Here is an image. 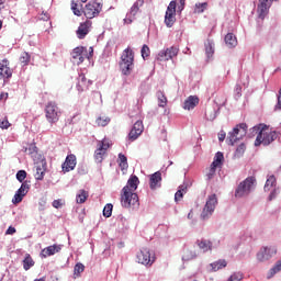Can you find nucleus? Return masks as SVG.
Masks as SVG:
<instances>
[{
    "mask_svg": "<svg viewBox=\"0 0 281 281\" xmlns=\"http://www.w3.org/2000/svg\"><path fill=\"white\" fill-rule=\"evenodd\" d=\"M226 45L231 48L236 47L237 38L233 33H227L224 38Z\"/></svg>",
    "mask_w": 281,
    "mask_h": 281,
    "instance_id": "nucleus-32",
    "label": "nucleus"
},
{
    "mask_svg": "<svg viewBox=\"0 0 281 281\" xmlns=\"http://www.w3.org/2000/svg\"><path fill=\"white\" fill-rule=\"evenodd\" d=\"M187 192H188V187L187 186H184V184L179 186L178 187V192H176V196H175L176 202L180 201Z\"/></svg>",
    "mask_w": 281,
    "mask_h": 281,
    "instance_id": "nucleus-39",
    "label": "nucleus"
},
{
    "mask_svg": "<svg viewBox=\"0 0 281 281\" xmlns=\"http://www.w3.org/2000/svg\"><path fill=\"white\" fill-rule=\"evenodd\" d=\"M30 190L27 182H23L12 199L13 204H19Z\"/></svg>",
    "mask_w": 281,
    "mask_h": 281,
    "instance_id": "nucleus-19",
    "label": "nucleus"
},
{
    "mask_svg": "<svg viewBox=\"0 0 281 281\" xmlns=\"http://www.w3.org/2000/svg\"><path fill=\"white\" fill-rule=\"evenodd\" d=\"M198 254L195 250L192 249H186L182 255V261H191L196 259Z\"/></svg>",
    "mask_w": 281,
    "mask_h": 281,
    "instance_id": "nucleus-31",
    "label": "nucleus"
},
{
    "mask_svg": "<svg viewBox=\"0 0 281 281\" xmlns=\"http://www.w3.org/2000/svg\"><path fill=\"white\" fill-rule=\"evenodd\" d=\"M7 3V0H0V7L4 5Z\"/></svg>",
    "mask_w": 281,
    "mask_h": 281,
    "instance_id": "nucleus-62",
    "label": "nucleus"
},
{
    "mask_svg": "<svg viewBox=\"0 0 281 281\" xmlns=\"http://www.w3.org/2000/svg\"><path fill=\"white\" fill-rule=\"evenodd\" d=\"M218 203L217 195L212 194L209 196L204 209L201 213L202 220H207L210 216H212L213 212H215L216 204Z\"/></svg>",
    "mask_w": 281,
    "mask_h": 281,
    "instance_id": "nucleus-11",
    "label": "nucleus"
},
{
    "mask_svg": "<svg viewBox=\"0 0 281 281\" xmlns=\"http://www.w3.org/2000/svg\"><path fill=\"white\" fill-rule=\"evenodd\" d=\"M209 8V3L207 2H203V3H195L194 5V13L195 14H202L205 12V10H207Z\"/></svg>",
    "mask_w": 281,
    "mask_h": 281,
    "instance_id": "nucleus-40",
    "label": "nucleus"
},
{
    "mask_svg": "<svg viewBox=\"0 0 281 281\" xmlns=\"http://www.w3.org/2000/svg\"><path fill=\"white\" fill-rule=\"evenodd\" d=\"M256 183V178L255 177H248L246 180L239 183L235 191V196L236 198H243L246 196L250 193L254 184Z\"/></svg>",
    "mask_w": 281,
    "mask_h": 281,
    "instance_id": "nucleus-9",
    "label": "nucleus"
},
{
    "mask_svg": "<svg viewBox=\"0 0 281 281\" xmlns=\"http://www.w3.org/2000/svg\"><path fill=\"white\" fill-rule=\"evenodd\" d=\"M25 178H26V172H25L24 170L18 171V173H16V179H18L20 182H23Z\"/></svg>",
    "mask_w": 281,
    "mask_h": 281,
    "instance_id": "nucleus-52",
    "label": "nucleus"
},
{
    "mask_svg": "<svg viewBox=\"0 0 281 281\" xmlns=\"http://www.w3.org/2000/svg\"><path fill=\"white\" fill-rule=\"evenodd\" d=\"M86 266L83 263H76L74 266V279L80 278L81 273L85 272Z\"/></svg>",
    "mask_w": 281,
    "mask_h": 281,
    "instance_id": "nucleus-36",
    "label": "nucleus"
},
{
    "mask_svg": "<svg viewBox=\"0 0 281 281\" xmlns=\"http://www.w3.org/2000/svg\"><path fill=\"white\" fill-rule=\"evenodd\" d=\"M45 115L48 123L50 124H56L59 122V119L61 117V111L59 110L56 102L50 101L46 104Z\"/></svg>",
    "mask_w": 281,
    "mask_h": 281,
    "instance_id": "nucleus-6",
    "label": "nucleus"
},
{
    "mask_svg": "<svg viewBox=\"0 0 281 281\" xmlns=\"http://www.w3.org/2000/svg\"><path fill=\"white\" fill-rule=\"evenodd\" d=\"M136 260L139 265L151 267L156 261V257L148 248L144 247L136 254Z\"/></svg>",
    "mask_w": 281,
    "mask_h": 281,
    "instance_id": "nucleus-8",
    "label": "nucleus"
},
{
    "mask_svg": "<svg viewBox=\"0 0 281 281\" xmlns=\"http://www.w3.org/2000/svg\"><path fill=\"white\" fill-rule=\"evenodd\" d=\"M252 133L258 134L255 146L258 147L260 145L269 146L278 138V134L276 131L270 132L266 125H258L252 127Z\"/></svg>",
    "mask_w": 281,
    "mask_h": 281,
    "instance_id": "nucleus-1",
    "label": "nucleus"
},
{
    "mask_svg": "<svg viewBox=\"0 0 281 281\" xmlns=\"http://www.w3.org/2000/svg\"><path fill=\"white\" fill-rule=\"evenodd\" d=\"M144 5V0H137L130 10V14L124 19L126 24H131L133 22L132 18H135L139 11V8Z\"/></svg>",
    "mask_w": 281,
    "mask_h": 281,
    "instance_id": "nucleus-22",
    "label": "nucleus"
},
{
    "mask_svg": "<svg viewBox=\"0 0 281 281\" xmlns=\"http://www.w3.org/2000/svg\"><path fill=\"white\" fill-rule=\"evenodd\" d=\"M35 169H36V173H35L36 180H43V178L45 176V171H46L45 160H40V162H36Z\"/></svg>",
    "mask_w": 281,
    "mask_h": 281,
    "instance_id": "nucleus-27",
    "label": "nucleus"
},
{
    "mask_svg": "<svg viewBox=\"0 0 281 281\" xmlns=\"http://www.w3.org/2000/svg\"><path fill=\"white\" fill-rule=\"evenodd\" d=\"M274 196H276V192H272V193L270 194V200H272Z\"/></svg>",
    "mask_w": 281,
    "mask_h": 281,
    "instance_id": "nucleus-64",
    "label": "nucleus"
},
{
    "mask_svg": "<svg viewBox=\"0 0 281 281\" xmlns=\"http://www.w3.org/2000/svg\"><path fill=\"white\" fill-rule=\"evenodd\" d=\"M16 234V228L9 226V228L5 232V235H14Z\"/></svg>",
    "mask_w": 281,
    "mask_h": 281,
    "instance_id": "nucleus-56",
    "label": "nucleus"
},
{
    "mask_svg": "<svg viewBox=\"0 0 281 281\" xmlns=\"http://www.w3.org/2000/svg\"><path fill=\"white\" fill-rule=\"evenodd\" d=\"M193 218V213H192V211H190L189 213H188V220H192Z\"/></svg>",
    "mask_w": 281,
    "mask_h": 281,
    "instance_id": "nucleus-61",
    "label": "nucleus"
},
{
    "mask_svg": "<svg viewBox=\"0 0 281 281\" xmlns=\"http://www.w3.org/2000/svg\"><path fill=\"white\" fill-rule=\"evenodd\" d=\"M112 147L110 138L104 137L97 143V149L94 150L93 158L97 164H102L109 149Z\"/></svg>",
    "mask_w": 281,
    "mask_h": 281,
    "instance_id": "nucleus-5",
    "label": "nucleus"
},
{
    "mask_svg": "<svg viewBox=\"0 0 281 281\" xmlns=\"http://www.w3.org/2000/svg\"><path fill=\"white\" fill-rule=\"evenodd\" d=\"M35 265L30 254H26L25 259H23V268L25 271L30 270Z\"/></svg>",
    "mask_w": 281,
    "mask_h": 281,
    "instance_id": "nucleus-37",
    "label": "nucleus"
},
{
    "mask_svg": "<svg viewBox=\"0 0 281 281\" xmlns=\"http://www.w3.org/2000/svg\"><path fill=\"white\" fill-rule=\"evenodd\" d=\"M0 128H2V130H8V128H10V122H9V120H3V121H1V122H0Z\"/></svg>",
    "mask_w": 281,
    "mask_h": 281,
    "instance_id": "nucleus-53",
    "label": "nucleus"
},
{
    "mask_svg": "<svg viewBox=\"0 0 281 281\" xmlns=\"http://www.w3.org/2000/svg\"><path fill=\"white\" fill-rule=\"evenodd\" d=\"M223 160H225V156H223V151H217L211 165V175L215 173L216 169L223 165Z\"/></svg>",
    "mask_w": 281,
    "mask_h": 281,
    "instance_id": "nucleus-25",
    "label": "nucleus"
},
{
    "mask_svg": "<svg viewBox=\"0 0 281 281\" xmlns=\"http://www.w3.org/2000/svg\"><path fill=\"white\" fill-rule=\"evenodd\" d=\"M89 198V192L86 190H79L76 195V203L82 204L85 203Z\"/></svg>",
    "mask_w": 281,
    "mask_h": 281,
    "instance_id": "nucleus-33",
    "label": "nucleus"
},
{
    "mask_svg": "<svg viewBox=\"0 0 281 281\" xmlns=\"http://www.w3.org/2000/svg\"><path fill=\"white\" fill-rule=\"evenodd\" d=\"M140 53H142V57H143L144 59H146L147 57H149V55H150V49H149V47L147 46V44H144V46H143Z\"/></svg>",
    "mask_w": 281,
    "mask_h": 281,
    "instance_id": "nucleus-49",
    "label": "nucleus"
},
{
    "mask_svg": "<svg viewBox=\"0 0 281 281\" xmlns=\"http://www.w3.org/2000/svg\"><path fill=\"white\" fill-rule=\"evenodd\" d=\"M113 204L109 203L106 204L104 207H103V216L105 218H110L112 217V214H113Z\"/></svg>",
    "mask_w": 281,
    "mask_h": 281,
    "instance_id": "nucleus-45",
    "label": "nucleus"
},
{
    "mask_svg": "<svg viewBox=\"0 0 281 281\" xmlns=\"http://www.w3.org/2000/svg\"><path fill=\"white\" fill-rule=\"evenodd\" d=\"M41 20H42V21H48V20H49V14L43 12V13L41 14Z\"/></svg>",
    "mask_w": 281,
    "mask_h": 281,
    "instance_id": "nucleus-58",
    "label": "nucleus"
},
{
    "mask_svg": "<svg viewBox=\"0 0 281 281\" xmlns=\"http://www.w3.org/2000/svg\"><path fill=\"white\" fill-rule=\"evenodd\" d=\"M178 52H179V48L171 46L170 48H167V50H161L158 55V59L160 61L170 60L178 55Z\"/></svg>",
    "mask_w": 281,
    "mask_h": 281,
    "instance_id": "nucleus-20",
    "label": "nucleus"
},
{
    "mask_svg": "<svg viewBox=\"0 0 281 281\" xmlns=\"http://www.w3.org/2000/svg\"><path fill=\"white\" fill-rule=\"evenodd\" d=\"M25 153H27L30 156H34L37 154V147L35 144H30L29 147L25 148Z\"/></svg>",
    "mask_w": 281,
    "mask_h": 281,
    "instance_id": "nucleus-48",
    "label": "nucleus"
},
{
    "mask_svg": "<svg viewBox=\"0 0 281 281\" xmlns=\"http://www.w3.org/2000/svg\"><path fill=\"white\" fill-rule=\"evenodd\" d=\"M61 250L60 245L54 244L42 249L41 257L47 258L58 254Z\"/></svg>",
    "mask_w": 281,
    "mask_h": 281,
    "instance_id": "nucleus-23",
    "label": "nucleus"
},
{
    "mask_svg": "<svg viewBox=\"0 0 281 281\" xmlns=\"http://www.w3.org/2000/svg\"><path fill=\"white\" fill-rule=\"evenodd\" d=\"M144 132V125L142 121H136L135 124L133 125V128L131 130L130 134H128V139L131 142L136 140L142 133Z\"/></svg>",
    "mask_w": 281,
    "mask_h": 281,
    "instance_id": "nucleus-17",
    "label": "nucleus"
},
{
    "mask_svg": "<svg viewBox=\"0 0 281 281\" xmlns=\"http://www.w3.org/2000/svg\"><path fill=\"white\" fill-rule=\"evenodd\" d=\"M244 279L243 273L236 272L233 276H231L228 281H241Z\"/></svg>",
    "mask_w": 281,
    "mask_h": 281,
    "instance_id": "nucleus-50",
    "label": "nucleus"
},
{
    "mask_svg": "<svg viewBox=\"0 0 281 281\" xmlns=\"http://www.w3.org/2000/svg\"><path fill=\"white\" fill-rule=\"evenodd\" d=\"M226 136H227V134L225 133V131H221L218 133V140L224 142Z\"/></svg>",
    "mask_w": 281,
    "mask_h": 281,
    "instance_id": "nucleus-57",
    "label": "nucleus"
},
{
    "mask_svg": "<svg viewBox=\"0 0 281 281\" xmlns=\"http://www.w3.org/2000/svg\"><path fill=\"white\" fill-rule=\"evenodd\" d=\"M274 0H259V4H258V16L261 20H265L266 16L269 14V10L272 5Z\"/></svg>",
    "mask_w": 281,
    "mask_h": 281,
    "instance_id": "nucleus-15",
    "label": "nucleus"
},
{
    "mask_svg": "<svg viewBox=\"0 0 281 281\" xmlns=\"http://www.w3.org/2000/svg\"><path fill=\"white\" fill-rule=\"evenodd\" d=\"M120 68L125 76L131 75L134 68V53L130 47L125 48L122 53Z\"/></svg>",
    "mask_w": 281,
    "mask_h": 281,
    "instance_id": "nucleus-2",
    "label": "nucleus"
},
{
    "mask_svg": "<svg viewBox=\"0 0 281 281\" xmlns=\"http://www.w3.org/2000/svg\"><path fill=\"white\" fill-rule=\"evenodd\" d=\"M91 27H92V21L90 20H86L85 22L80 23L76 31L77 38L79 40L86 38V36L90 33Z\"/></svg>",
    "mask_w": 281,
    "mask_h": 281,
    "instance_id": "nucleus-16",
    "label": "nucleus"
},
{
    "mask_svg": "<svg viewBox=\"0 0 281 281\" xmlns=\"http://www.w3.org/2000/svg\"><path fill=\"white\" fill-rule=\"evenodd\" d=\"M53 207H56V210H58L59 207H63V201L61 200H55L53 202Z\"/></svg>",
    "mask_w": 281,
    "mask_h": 281,
    "instance_id": "nucleus-55",
    "label": "nucleus"
},
{
    "mask_svg": "<svg viewBox=\"0 0 281 281\" xmlns=\"http://www.w3.org/2000/svg\"><path fill=\"white\" fill-rule=\"evenodd\" d=\"M138 183H139L138 178L136 176H132L124 188H127V192L135 193V190L137 189Z\"/></svg>",
    "mask_w": 281,
    "mask_h": 281,
    "instance_id": "nucleus-29",
    "label": "nucleus"
},
{
    "mask_svg": "<svg viewBox=\"0 0 281 281\" xmlns=\"http://www.w3.org/2000/svg\"><path fill=\"white\" fill-rule=\"evenodd\" d=\"M276 184H277L276 177L274 176H270L269 179L266 182L265 190L266 191H270L271 188L276 187Z\"/></svg>",
    "mask_w": 281,
    "mask_h": 281,
    "instance_id": "nucleus-44",
    "label": "nucleus"
},
{
    "mask_svg": "<svg viewBox=\"0 0 281 281\" xmlns=\"http://www.w3.org/2000/svg\"><path fill=\"white\" fill-rule=\"evenodd\" d=\"M111 123V119L108 116H99L95 120V124L98 127H105Z\"/></svg>",
    "mask_w": 281,
    "mask_h": 281,
    "instance_id": "nucleus-38",
    "label": "nucleus"
},
{
    "mask_svg": "<svg viewBox=\"0 0 281 281\" xmlns=\"http://www.w3.org/2000/svg\"><path fill=\"white\" fill-rule=\"evenodd\" d=\"M200 104V99L196 95H189L187 100L183 102V110L191 111L194 110L195 106Z\"/></svg>",
    "mask_w": 281,
    "mask_h": 281,
    "instance_id": "nucleus-24",
    "label": "nucleus"
},
{
    "mask_svg": "<svg viewBox=\"0 0 281 281\" xmlns=\"http://www.w3.org/2000/svg\"><path fill=\"white\" fill-rule=\"evenodd\" d=\"M179 3H180V5L178 7V9L180 11H182L184 9V5H186V0H179Z\"/></svg>",
    "mask_w": 281,
    "mask_h": 281,
    "instance_id": "nucleus-60",
    "label": "nucleus"
},
{
    "mask_svg": "<svg viewBox=\"0 0 281 281\" xmlns=\"http://www.w3.org/2000/svg\"><path fill=\"white\" fill-rule=\"evenodd\" d=\"M280 271H281V260L274 263V267L269 271L268 279H272Z\"/></svg>",
    "mask_w": 281,
    "mask_h": 281,
    "instance_id": "nucleus-43",
    "label": "nucleus"
},
{
    "mask_svg": "<svg viewBox=\"0 0 281 281\" xmlns=\"http://www.w3.org/2000/svg\"><path fill=\"white\" fill-rule=\"evenodd\" d=\"M225 267H227V261H225V259H222L220 261H214V263H211L212 271H214V272H216Z\"/></svg>",
    "mask_w": 281,
    "mask_h": 281,
    "instance_id": "nucleus-35",
    "label": "nucleus"
},
{
    "mask_svg": "<svg viewBox=\"0 0 281 281\" xmlns=\"http://www.w3.org/2000/svg\"><path fill=\"white\" fill-rule=\"evenodd\" d=\"M121 204L126 210H136L139 207V199L135 192H128L127 188H123L121 192Z\"/></svg>",
    "mask_w": 281,
    "mask_h": 281,
    "instance_id": "nucleus-3",
    "label": "nucleus"
},
{
    "mask_svg": "<svg viewBox=\"0 0 281 281\" xmlns=\"http://www.w3.org/2000/svg\"><path fill=\"white\" fill-rule=\"evenodd\" d=\"M196 246L203 252H207V251H212L213 250V241H211L209 239H198L196 240Z\"/></svg>",
    "mask_w": 281,
    "mask_h": 281,
    "instance_id": "nucleus-28",
    "label": "nucleus"
},
{
    "mask_svg": "<svg viewBox=\"0 0 281 281\" xmlns=\"http://www.w3.org/2000/svg\"><path fill=\"white\" fill-rule=\"evenodd\" d=\"M215 54L214 43L210 40L205 43V55L207 58H212Z\"/></svg>",
    "mask_w": 281,
    "mask_h": 281,
    "instance_id": "nucleus-34",
    "label": "nucleus"
},
{
    "mask_svg": "<svg viewBox=\"0 0 281 281\" xmlns=\"http://www.w3.org/2000/svg\"><path fill=\"white\" fill-rule=\"evenodd\" d=\"M70 10H72L74 15L82 16V4H79L78 1L72 0L70 2Z\"/></svg>",
    "mask_w": 281,
    "mask_h": 281,
    "instance_id": "nucleus-30",
    "label": "nucleus"
},
{
    "mask_svg": "<svg viewBox=\"0 0 281 281\" xmlns=\"http://www.w3.org/2000/svg\"><path fill=\"white\" fill-rule=\"evenodd\" d=\"M13 70L10 68V61L8 59H3L0 61V80L4 82L12 78Z\"/></svg>",
    "mask_w": 281,
    "mask_h": 281,
    "instance_id": "nucleus-14",
    "label": "nucleus"
},
{
    "mask_svg": "<svg viewBox=\"0 0 281 281\" xmlns=\"http://www.w3.org/2000/svg\"><path fill=\"white\" fill-rule=\"evenodd\" d=\"M274 111H281V88L279 89V95H277V105H274Z\"/></svg>",
    "mask_w": 281,
    "mask_h": 281,
    "instance_id": "nucleus-51",
    "label": "nucleus"
},
{
    "mask_svg": "<svg viewBox=\"0 0 281 281\" xmlns=\"http://www.w3.org/2000/svg\"><path fill=\"white\" fill-rule=\"evenodd\" d=\"M246 146L245 144H240L237 148H236V153L241 155L245 153Z\"/></svg>",
    "mask_w": 281,
    "mask_h": 281,
    "instance_id": "nucleus-54",
    "label": "nucleus"
},
{
    "mask_svg": "<svg viewBox=\"0 0 281 281\" xmlns=\"http://www.w3.org/2000/svg\"><path fill=\"white\" fill-rule=\"evenodd\" d=\"M205 117L207 121H211V122L216 120V117H217L216 110H207L205 112Z\"/></svg>",
    "mask_w": 281,
    "mask_h": 281,
    "instance_id": "nucleus-47",
    "label": "nucleus"
},
{
    "mask_svg": "<svg viewBox=\"0 0 281 281\" xmlns=\"http://www.w3.org/2000/svg\"><path fill=\"white\" fill-rule=\"evenodd\" d=\"M92 85L91 80H88L86 75L80 74L77 78L76 88L78 92H83L89 90L90 86Z\"/></svg>",
    "mask_w": 281,
    "mask_h": 281,
    "instance_id": "nucleus-18",
    "label": "nucleus"
},
{
    "mask_svg": "<svg viewBox=\"0 0 281 281\" xmlns=\"http://www.w3.org/2000/svg\"><path fill=\"white\" fill-rule=\"evenodd\" d=\"M278 252V249L274 246H265L257 254V259L260 262H266L274 257Z\"/></svg>",
    "mask_w": 281,
    "mask_h": 281,
    "instance_id": "nucleus-13",
    "label": "nucleus"
},
{
    "mask_svg": "<svg viewBox=\"0 0 281 281\" xmlns=\"http://www.w3.org/2000/svg\"><path fill=\"white\" fill-rule=\"evenodd\" d=\"M35 281H46V278L43 277V278H41V279H36Z\"/></svg>",
    "mask_w": 281,
    "mask_h": 281,
    "instance_id": "nucleus-63",
    "label": "nucleus"
},
{
    "mask_svg": "<svg viewBox=\"0 0 281 281\" xmlns=\"http://www.w3.org/2000/svg\"><path fill=\"white\" fill-rule=\"evenodd\" d=\"M161 181H162V177H161V172H155L154 175L150 176V180H149V186L151 190H156L157 188L161 187Z\"/></svg>",
    "mask_w": 281,
    "mask_h": 281,
    "instance_id": "nucleus-26",
    "label": "nucleus"
},
{
    "mask_svg": "<svg viewBox=\"0 0 281 281\" xmlns=\"http://www.w3.org/2000/svg\"><path fill=\"white\" fill-rule=\"evenodd\" d=\"M77 166V158L75 154H69L66 156V160H64L63 171L64 173L72 171Z\"/></svg>",
    "mask_w": 281,
    "mask_h": 281,
    "instance_id": "nucleus-21",
    "label": "nucleus"
},
{
    "mask_svg": "<svg viewBox=\"0 0 281 281\" xmlns=\"http://www.w3.org/2000/svg\"><path fill=\"white\" fill-rule=\"evenodd\" d=\"M103 10V0H90L83 9V15L87 20L98 18Z\"/></svg>",
    "mask_w": 281,
    "mask_h": 281,
    "instance_id": "nucleus-4",
    "label": "nucleus"
},
{
    "mask_svg": "<svg viewBox=\"0 0 281 281\" xmlns=\"http://www.w3.org/2000/svg\"><path fill=\"white\" fill-rule=\"evenodd\" d=\"M30 61H31V56L26 52L22 53L20 56L21 65L27 66L30 64Z\"/></svg>",
    "mask_w": 281,
    "mask_h": 281,
    "instance_id": "nucleus-46",
    "label": "nucleus"
},
{
    "mask_svg": "<svg viewBox=\"0 0 281 281\" xmlns=\"http://www.w3.org/2000/svg\"><path fill=\"white\" fill-rule=\"evenodd\" d=\"M8 98H9V93H8V92H2V93L0 94V101L7 100Z\"/></svg>",
    "mask_w": 281,
    "mask_h": 281,
    "instance_id": "nucleus-59",
    "label": "nucleus"
},
{
    "mask_svg": "<svg viewBox=\"0 0 281 281\" xmlns=\"http://www.w3.org/2000/svg\"><path fill=\"white\" fill-rule=\"evenodd\" d=\"M247 134L246 123H241L234 127L232 132L228 133L227 140L229 145H234L236 142L240 140Z\"/></svg>",
    "mask_w": 281,
    "mask_h": 281,
    "instance_id": "nucleus-10",
    "label": "nucleus"
},
{
    "mask_svg": "<svg viewBox=\"0 0 281 281\" xmlns=\"http://www.w3.org/2000/svg\"><path fill=\"white\" fill-rule=\"evenodd\" d=\"M72 60L76 65H81L85 59H90L93 56V48L92 46H90L89 48V54L87 48H85V46H77L74 50H72Z\"/></svg>",
    "mask_w": 281,
    "mask_h": 281,
    "instance_id": "nucleus-7",
    "label": "nucleus"
},
{
    "mask_svg": "<svg viewBox=\"0 0 281 281\" xmlns=\"http://www.w3.org/2000/svg\"><path fill=\"white\" fill-rule=\"evenodd\" d=\"M117 162H119V166H120L122 171H124L128 168L127 158H126V156H124V154H119Z\"/></svg>",
    "mask_w": 281,
    "mask_h": 281,
    "instance_id": "nucleus-41",
    "label": "nucleus"
},
{
    "mask_svg": "<svg viewBox=\"0 0 281 281\" xmlns=\"http://www.w3.org/2000/svg\"><path fill=\"white\" fill-rule=\"evenodd\" d=\"M157 97H158L159 106L165 109V106H167V104H168L167 97L165 95V93L162 91H158Z\"/></svg>",
    "mask_w": 281,
    "mask_h": 281,
    "instance_id": "nucleus-42",
    "label": "nucleus"
},
{
    "mask_svg": "<svg viewBox=\"0 0 281 281\" xmlns=\"http://www.w3.org/2000/svg\"><path fill=\"white\" fill-rule=\"evenodd\" d=\"M177 21V1L169 2L165 15V24L167 27H172Z\"/></svg>",
    "mask_w": 281,
    "mask_h": 281,
    "instance_id": "nucleus-12",
    "label": "nucleus"
}]
</instances>
